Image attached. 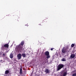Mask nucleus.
Listing matches in <instances>:
<instances>
[{
    "instance_id": "nucleus-11",
    "label": "nucleus",
    "mask_w": 76,
    "mask_h": 76,
    "mask_svg": "<svg viewBox=\"0 0 76 76\" xmlns=\"http://www.w3.org/2000/svg\"><path fill=\"white\" fill-rule=\"evenodd\" d=\"M9 73V70H6L5 72V75H7Z\"/></svg>"
},
{
    "instance_id": "nucleus-3",
    "label": "nucleus",
    "mask_w": 76,
    "mask_h": 76,
    "mask_svg": "<svg viewBox=\"0 0 76 76\" xmlns=\"http://www.w3.org/2000/svg\"><path fill=\"white\" fill-rule=\"evenodd\" d=\"M4 47L5 48H9V45L8 44H6L4 45V46H2L1 48L2 49H4Z\"/></svg>"
},
{
    "instance_id": "nucleus-20",
    "label": "nucleus",
    "mask_w": 76,
    "mask_h": 76,
    "mask_svg": "<svg viewBox=\"0 0 76 76\" xmlns=\"http://www.w3.org/2000/svg\"><path fill=\"white\" fill-rule=\"evenodd\" d=\"M1 61H3V60H0V62H1Z\"/></svg>"
},
{
    "instance_id": "nucleus-14",
    "label": "nucleus",
    "mask_w": 76,
    "mask_h": 76,
    "mask_svg": "<svg viewBox=\"0 0 76 76\" xmlns=\"http://www.w3.org/2000/svg\"><path fill=\"white\" fill-rule=\"evenodd\" d=\"M61 61H66V59L65 58H63L61 59Z\"/></svg>"
},
{
    "instance_id": "nucleus-16",
    "label": "nucleus",
    "mask_w": 76,
    "mask_h": 76,
    "mask_svg": "<svg viewBox=\"0 0 76 76\" xmlns=\"http://www.w3.org/2000/svg\"><path fill=\"white\" fill-rule=\"evenodd\" d=\"M47 57L46 58H50V55H47Z\"/></svg>"
},
{
    "instance_id": "nucleus-12",
    "label": "nucleus",
    "mask_w": 76,
    "mask_h": 76,
    "mask_svg": "<svg viewBox=\"0 0 76 76\" xmlns=\"http://www.w3.org/2000/svg\"><path fill=\"white\" fill-rule=\"evenodd\" d=\"M22 56L23 57H26V54L25 53H23Z\"/></svg>"
},
{
    "instance_id": "nucleus-4",
    "label": "nucleus",
    "mask_w": 76,
    "mask_h": 76,
    "mask_svg": "<svg viewBox=\"0 0 76 76\" xmlns=\"http://www.w3.org/2000/svg\"><path fill=\"white\" fill-rule=\"evenodd\" d=\"M17 57L18 60L21 59V58L22 57V55H21V54L19 53L17 55Z\"/></svg>"
},
{
    "instance_id": "nucleus-5",
    "label": "nucleus",
    "mask_w": 76,
    "mask_h": 76,
    "mask_svg": "<svg viewBox=\"0 0 76 76\" xmlns=\"http://www.w3.org/2000/svg\"><path fill=\"white\" fill-rule=\"evenodd\" d=\"M44 72H45L46 73H50V70L49 69H46Z\"/></svg>"
},
{
    "instance_id": "nucleus-17",
    "label": "nucleus",
    "mask_w": 76,
    "mask_h": 76,
    "mask_svg": "<svg viewBox=\"0 0 76 76\" xmlns=\"http://www.w3.org/2000/svg\"><path fill=\"white\" fill-rule=\"evenodd\" d=\"M74 46H75V44H72L71 45V47L72 48H73V47H74Z\"/></svg>"
},
{
    "instance_id": "nucleus-6",
    "label": "nucleus",
    "mask_w": 76,
    "mask_h": 76,
    "mask_svg": "<svg viewBox=\"0 0 76 76\" xmlns=\"http://www.w3.org/2000/svg\"><path fill=\"white\" fill-rule=\"evenodd\" d=\"M71 57L72 58H75V54H72L71 55Z\"/></svg>"
},
{
    "instance_id": "nucleus-8",
    "label": "nucleus",
    "mask_w": 76,
    "mask_h": 76,
    "mask_svg": "<svg viewBox=\"0 0 76 76\" xmlns=\"http://www.w3.org/2000/svg\"><path fill=\"white\" fill-rule=\"evenodd\" d=\"M67 75V72H65L63 75H62V74H61V76H65L66 75Z\"/></svg>"
},
{
    "instance_id": "nucleus-7",
    "label": "nucleus",
    "mask_w": 76,
    "mask_h": 76,
    "mask_svg": "<svg viewBox=\"0 0 76 76\" xmlns=\"http://www.w3.org/2000/svg\"><path fill=\"white\" fill-rule=\"evenodd\" d=\"M10 57L11 58H13V53H10Z\"/></svg>"
},
{
    "instance_id": "nucleus-18",
    "label": "nucleus",
    "mask_w": 76,
    "mask_h": 76,
    "mask_svg": "<svg viewBox=\"0 0 76 76\" xmlns=\"http://www.w3.org/2000/svg\"><path fill=\"white\" fill-rule=\"evenodd\" d=\"M72 76H76V73H75L72 75Z\"/></svg>"
},
{
    "instance_id": "nucleus-22",
    "label": "nucleus",
    "mask_w": 76,
    "mask_h": 76,
    "mask_svg": "<svg viewBox=\"0 0 76 76\" xmlns=\"http://www.w3.org/2000/svg\"><path fill=\"white\" fill-rule=\"evenodd\" d=\"M39 25H41V24H39Z\"/></svg>"
},
{
    "instance_id": "nucleus-1",
    "label": "nucleus",
    "mask_w": 76,
    "mask_h": 76,
    "mask_svg": "<svg viewBox=\"0 0 76 76\" xmlns=\"http://www.w3.org/2000/svg\"><path fill=\"white\" fill-rule=\"evenodd\" d=\"M64 65L62 64H60L57 67V70L58 71V70H60V69H61L64 67Z\"/></svg>"
},
{
    "instance_id": "nucleus-10",
    "label": "nucleus",
    "mask_w": 76,
    "mask_h": 76,
    "mask_svg": "<svg viewBox=\"0 0 76 76\" xmlns=\"http://www.w3.org/2000/svg\"><path fill=\"white\" fill-rule=\"evenodd\" d=\"M20 75H22V68H20Z\"/></svg>"
},
{
    "instance_id": "nucleus-19",
    "label": "nucleus",
    "mask_w": 76,
    "mask_h": 76,
    "mask_svg": "<svg viewBox=\"0 0 76 76\" xmlns=\"http://www.w3.org/2000/svg\"><path fill=\"white\" fill-rule=\"evenodd\" d=\"M50 50L51 51H53V48H51Z\"/></svg>"
},
{
    "instance_id": "nucleus-9",
    "label": "nucleus",
    "mask_w": 76,
    "mask_h": 76,
    "mask_svg": "<svg viewBox=\"0 0 76 76\" xmlns=\"http://www.w3.org/2000/svg\"><path fill=\"white\" fill-rule=\"evenodd\" d=\"M50 55V53H49V52L48 51H47L45 52V55L46 56H48V55Z\"/></svg>"
},
{
    "instance_id": "nucleus-15",
    "label": "nucleus",
    "mask_w": 76,
    "mask_h": 76,
    "mask_svg": "<svg viewBox=\"0 0 76 76\" xmlns=\"http://www.w3.org/2000/svg\"><path fill=\"white\" fill-rule=\"evenodd\" d=\"M62 52L63 53H66V50H64V49H63L62 50Z\"/></svg>"
},
{
    "instance_id": "nucleus-13",
    "label": "nucleus",
    "mask_w": 76,
    "mask_h": 76,
    "mask_svg": "<svg viewBox=\"0 0 76 76\" xmlns=\"http://www.w3.org/2000/svg\"><path fill=\"white\" fill-rule=\"evenodd\" d=\"M24 42L23 41H22L21 42L20 44L22 46L23 45H24Z\"/></svg>"
},
{
    "instance_id": "nucleus-21",
    "label": "nucleus",
    "mask_w": 76,
    "mask_h": 76,
    "mask_svg": "<svg viewBox=\"0 0 76 76\" xmlns=\"http://www.w3.org/2000/svg\"><path fill=\"white\" fill-rule=\"evenodd\" d=\"M3 56H5V54H3Z\"/></svg>"
},
{
    "instance_id": "nucleus-2",
    "label": "nucleus",
    "mask_w": 76,
    "mask_h": 76,
    "mask_svg": "<svg viewBox=\"0 0 76 76\" xmlns=\"http://www.w3.org/2000/svg\"><path fill=\"white\" fill-rule=\"evenodd\" d=\"M23 47L20 44L18 46H17V49L18 51H20L22 50V48Z\"/></svg>"
}]
</instances>
